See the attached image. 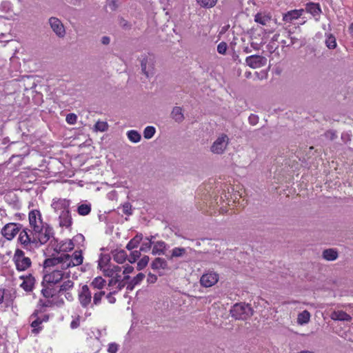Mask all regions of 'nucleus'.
<instances>
[{
	"mask_svg": "<svg viewBox=\"0 0 353 353\" xmlns=\"http://www.w3.org/2000/svg\"><path fill=\"white\" fill-rule=\"evenodd\" d=\"M83 257L81 251H75L72 254H61L60 255L48 259L44 262L46 268L54 267V270L43 277L48 285H55L64 279H68L70 272L68 269L82 264Z\"/></svg>",
	"mask_w": 353,
	"mask_h": 353,
	"instance_id": "nucleus-1",
	"label": "nucleus"
},
{
	"mask_svg": "<svg viewBox=\"0 0 353 353\" xmlns=\"http://www.w3.org/2000/svg\"><path fill=\"white\" fill-rule=\"evenodd\" d=\"M54 212L58 215V221L60 227L69 228L72 219L69 211L70 201L65 199H54L51 203Z\"/></svg>",
	"mask_w": 353,
	"mask_h": 353,
	"instance_id": "nucleus-2",
	"label": "nucleus"
},
{
	"mask_svg": "<svg viewBox=\"0 0 353 353\" xmlns=\"http://www.w3.org/2000/svg\"><path fill=\"white\" fill-rule=\"evenodd\" d=\"M105 285L106 281L101 276L95 277L88 285L93 292V305H98L101 303V299L105 294L103 290Z\"/></svg>",
	"mask_w": 353,
	"mask_h": 353,
	"instance_id": "nucleus-3",
	"label": "nucleus"
},
{
	"mask_svg": "<svg viewBox=\"0 0 353 353\" xmlns=\"http://www.w3.org/2000/svg\"><path fill=\"white\" fill-rule=\"evenodd\" d=\"M232 317L239 320H246L253 314L252 308L245 303H236L230 310Z\"/></svg>",
	"mask_w": 353,
	"mask_h": 353,
	"instance_id": "nucleus-4",
	"label": "nucleus"
},
{
	"mask_svg": "<svg viewBox=\"0 0 353 353\" xmlns=\"http://www.w3.org/2000/svg\"><path fill=\"white\" fill-rule=\"evenodd\" d=\"M140 62L142 74L148 79L153 77L155 74L156 59L154 56L151 54L142 56Z\"/></svg>",
	"mask_w": 353,
	"mask_h": 353,
	"instance_id": "nucleus-5",
	"label": "nucleus"
},
{
	"mask_svg": "<svg viewBox=\"0 0 353 353\" xmlns=\"http://www.w3.org/2000/svg\"><path fill=\"white\" fill-rule=\"evenodd\" d=\"M31 234L33 235L32 241H34L35 243L44 244L52 237V230L47 224H44L39 229L31 230Z\"/></svg>",
	"mask_w": 353,
	"mask_h": 353,
	"instance_id": "nucleus-6",
	"label": "nucleus"
},
{
	"mask_svg": "<svg viewBox=\"0 0 353 353\" xmlns=\"http://www.w3.org/2000/svg\"><path fill=\"white\" fill-rule=\"evenodd\" d=\"M13 261L16 265V268L19 271H25L31 265V260L25 255V253L17 249L14 254Z\"/></svg>",
	"mask_w": 353,
	"mask_h": 353,
	"instance_id": "nucleus-7",
	"label": "nucleus"
},
{
	"mask_svg": "<svg viewBox=\"0 0 353 353\" xmlns=\"http://www.w3.org/2000/svg\"><path fill=\"white\" fill-rule=\"evenodd\" d=\"M92 295H93V292L88 288V285H83L80 288L78 293V300L83 307L86 308L89 305L92 307L94 305L93 302L92 303Z\"/></svg>",
	"mask_w": 353,
	"mask_h": 353,
	"instance_id": "nucleus-8",
	"label": "nucleus"
},
{
	"mask_svg": "<svg viewBox=\"0 0 353 353\" xmlns=\"http://www.w3.org/2000/svg\"><path fill=\"white\" fill-rule=\"evenodd\" d=\"M48 24L52 30L59 38H63L66 34V30L62 21L55 17H51L48 19Z\"/></svg>",
	"mask_w": 353,
	"mask_h": 353,
	"instance_id": "nucleus-9",
	"label": "nucleus"
},
{
	"mask_svg": "<svg viewBox=\"0 0 353 353\" xmlns=\"http://www.w3.org/2000/svg\"><path fill=\"white\" fill-rule=\"evenodd\" d=\"M228 143H229L228 137L225 134H222L214 142V143L211 148V151L213 153H215L217 154H222L224 152L225 149L226 148Z\"/></svg>",
	"mask_w": 353,
	"mask_h": 353,
	"instance_id": "nucleus-10",
	"label": "nucleus"
},
{
	"mask_svg": "<svg viewBox=\"0 0 353 353\" xmlns=\"http://www.w3.org/2000/svg\"><path fill=\"white\" fill-rule=\"evenodd\" d=\"M129 279V276L126 275L122 278V276H117L110 279L108 286L111 293H117L121 290L125 285V280Z\"/></svg>",
	"mask_w": 353,
	"mask_h": 353,
	"instance_id": "nucleus-11",
	"label": "nucleus"
},
{
	"mask_svg": "<svg viewBox=\"0 0 353 353\" xmlns=\"http://www.w3.org/2000/svg\"><path fill=\"white\" fill-rule=\"evenodd\" d=\"M219 279V276L216 272L209 271L201 276L200 283L205 288L212 287L218 282Z\"/></svg>",
	"mask_w": 353,
	"mask_h": 353,
	"instance_id": "nucleus-12",
	"label": "nucleus"
},
{
	"mask_svg": "<svg viewBox=\"0 0 353 353\" xmlns=\"http://www.w3.org/2000/svg\"><path fill=\"white\" fill-rule=\"evenodd\" d=\"M20 225L16 223H7L1 230V234L8 240H12L19 232Z\"/></svg>",
	"mask_w": 353,
	"mask_h": 353,
	"instance_id": "nucleus-13",
	"label": "nucleus"
},
{
	"mask_svg": "<svg viewBox=\"0 0 353 353\" xmlns=\"http://www.w3.org/2000/svg\"><path fill=\"white\" fill-rule=\"evenodd\" d=\"M246 64L252 68H259L265 66L267 59L261 55H251L245 59Z\"/></svg>",
	"mask_w": 353,
	"mask_h": 353,
	"instance_id": "nucleus-14",
	"label": "nucleus"
},
{
	"mask_svg": "<svg viewBox=\"0 0 353 353\" xmlns=\"http://www.w3.org/2000/svg\"><path fill=\"white\" fill-rule=\"evenodd\" d=\"M29 223L30 230L39 229V227H42L45 223L43 222L41 219V212L39 210H34L29 213Z\"/></svg>",
	"mask_w": 353,
	"mask_h": 353,
	"instance_id": "nucleus-15",
	"label": "nucleus"
},
{
	"mask_svg": "<svg viewBox=\"0 0 353 353\" xmlns=\"http://www.w3.org/2000/svg\"><path fill=\"white\" fill-rule=\"evenodd\" d=\"M33 235L31 234V230H30L28 232L26 230H23L21 231L19 236V241L22 244L25 248L28 247L30 244H34L35 242L32 241Z\"/></svg>",
	"mask_w": 353,
	"mask_h": 353,
	"instance_id": "nucleus-16",
	"label": "nucleus"
},
{
	"mask_svg": "<svg viewBox=\"0 0 353 353\" xmlns=\"http://www.w3.org/2000/svg\"><path fill=\"white\" fill-rule=\"evenodd\" d=\"M186 248L182 247H175L169 252V254L167 255V258L169 260H173L174 259L183 258L186 256Z\"/></svg>",
	"mask_w": 353,
	"mask_h": 353,
	"instance_id": "nucleus-17",
	"label": "nucleus"
},
{
	"mask_svg": "<svg viewBox=\"0 0 353 353\" xmlns=\"http://www.w3.org/2000/svg\"><path fill=\"white\" fill-rule=\"evenodd\" d=\"M151 268L155 271L169 270L168 263L163 258L157 257L151 263Z\"/></svg>",
	"mask_w": 353,
	"mask_h": 353,
	"instance_id": "nucleus-18",
	"label": "nucleus"
},
{
	"mask_svg": "<svg viewBox=\"0 0 353 353\" xmlns=\"http://www.w3.org/2000/svg\"><path fill=\"white\" fill-rule=\"evenodd\" d=\"M74 247L73 242L70 239H67L58 243L54 248V250L57 252H66L72 250Z\"/></svg>",
	"mask_w": 353,
	"mask_h": 353,
	"instance_id": "nucleus-19",
	"label": "nucleus"
},
{
	"mask_svg": "<svg viewBox=\"0 0 353 353\" xmlns=\"http://www.w3.org/2000/svg\"><path fill=\"white\" fill-rule=\"evenodd\" d=\"M102 272L105 276L110 278L121 276L120 274L121 268L113 264H110L109 266H107Z\"/></svg>",
	"mask_w": 353,
	"mask_h": 353,
	"instance_id": "nucleus-20",
	"label": "nucleus"
},
{
	"mask_svg": "<svg viewBox=\"0 0 353 353\" xmlns=\"http://www.w3.org/2000/svg\"><path fill=\"white\" fill-rule=\"evenodd\" d=\"M152 254L154 255H164L167 249L166 243L163 241H159L155 243L153 242Z\"/></svg>",
	"mask_w": 353,
	"mask_h": 353,
	"instance_id": "nucleus-21",
	"label": "nucleus"
},
{
	"mask_svg": "<svg viewBox=\"0 0 353 353\" xmlns=\"http://www.w3.org/2000/svg\"><path fill=\"white\" fill-rule=\"evenodd\" d=\"M305 10L314 17H319L322 12L319 4L314 2L307 3Z\"/></svg>",
	"mask_w": 353,
	"mask_h": 353,
	"instance_id": "nucleus-22",
	"label": "nucleus"
},
{
	"mask_svg": "<svg viewBox=\"0 0 353 353\" xmlns=\"http://www.w3.org/2000/svg\"><path fill=\"white\" fill-rule=\"evenodd\" d=\"M330 317L334 321H350L352 319L349 314L341 310L334 311L331 314Z\"/></svg>",
	"mask_w": 353,
	"mask_h": 353,
	"instance_id": "nucleus-23",
	"label": "nucleus"
},
{
	"mask_svg": "<svg viewBox=\"0 0 353 353\" xmlns=\"http://www.w3.org/2000/svg\"><path fill=\"white\" fill-rule=\"evenodd\" d=\"M303 12V10H293L288 11L283 16V20L288 22H291L294 19L299 18Z\"/></svg>",
	"mask_w": 353,
	"mask_h": 353,
	"instance_id": "nucleus-24",
	"label": "nucleus"
},
{
	"mask_svg": "<svg viewBox=\"0 0 353 353\" xmlns=\"http://www.w3.org/2000/svg\"><path fill=\"white\" fill-rule=\"evenodd\" d=\"M310 313L307 310H303L298 314L296 322L299 325H304L310 322Z\"/></svg>",
	"mask_w": 353,
	"mask_h": 353,
	"instance_id": "nucleus-25",
	"label": "nucleus"
},
{
	"mask_svg": "<svg viewBox=\"0 0 353 353\" xmlns=\"http://www.w3.org/2000/svg\"><path fill=\"white\" fill-rule=\"evenodd\" d=\"M21 278L23 279V283L21 284V288L26 291L32 290L34 283V278L32 275H28L26 277L21 276Z\"/></svg>",
	"mask_w": 353,
	"mask_h": 353,
	"instance_id": "nucleus-26",
	"label": "nucleus"
},
{
	"mask_svg": "<svg viewBox=\"0 0 353 353\" xmlns=\"http://www.w3.org/2000/svg\"><path fill=\"white\" fill-rule=\"evenodd\" d=\"M171 117L176 122L181 123L184 120L182 108L179 106L174 107L171 112Z\"/></svg>",
	"mask_w": 353,
	"mask_h": 353,
	"instance_id": "nucleus-27",
	"label": "nucleus"
},
{
	"mask_svg": "<svg viewBox=\"0 0 353 353\" xmlns=\"http://www.w3.org/2000/svg\"><path fill=\"white\" fill-rule=\"evenodd\" d=\"M0 11L5 14L13 13L14 15L17 16V13H14L13 12L12 4L9 0H3L0 3Z\"/></svg>",
	"mask_w": 353,
	"mask_h": 353,
	"instance_id": "nucleus-28",
	"label": "nucleus"
},
{
	"mask_svg": "<svg viewBox=\"0 0 353 353\" xmlns=\"http://www.w3.org/2000/svg\"><path fill=\"white\" fill-rule=\"evenodd\" d=\"M271 19V16L269 14H265L262 13H257L254 16V21L259 23L263 26L267 24Z\"/></svg>",
	"mask_w": 353,
	"mask_h": 353,
	"instance_id": "nucleus-29",
	"label": "nucleus"
},
{
	"mask_svg": "<svg viewBox=\"0 0 353 353\" xmlns=\"http://www.w3.org/2000/svg\"><path fill=\"white\" fill-rule=\"evenodd\" d=\"M127 254L124 250L115 251L113 253V259L118 263H123L125 261Z\"/></svg>",
	"mask_w": 353,
	"mask_h": 353,
	"instance_id": "nucleus-30",
	"label": "nucleus"
},
{
	"mask_svg": "<svg viewBox=\"0 0 353 353\" xmlns=\"http://www.w3.org/2000/svg\"><path fill=\"white\" fill-rule=\"evenodd\" d=\"M323 257L327 261H334L337 259L338 253L334 249H327L323 251Z\"/></svg>",
	"mask_w": 353,
	"mask_h": 353,
	"instance_id": "nucleus-31",
	"label": "nucleus"
},
{
	"mask_svg": "<svg viewBox=\"0 0 353 353\" xmlns=\"http://www.w3.org/2000/svg\"><path fill=\"white\" fill-rule=\"evenodd\" d=\"M142 240V235L141 234H137L136 235L133 239H132L126 245V248L128 250H132L134 248H137L139 244Z\"/></svg>",
	"mask_w": 353,
	"mask_h": 353,
	"instance_id": "nucleus-32",
	"label": "nucleus"
},
{
	"mask_svg": "<svg viewBox=\"0 0 353 353\" xmlns=\"http://www.w3.org/2000/svg\"><path fill=\"white\" fill-rule=\"evenodd\" d=\"M110 258L108 255L104 254L101 256L98 267L101 271H103L107 266H109L111 263H110Z\"/></svg>",
	"mask_w": 353,
	"mask_h": 353,
	"instance_id": "nucleus-33",
	"label": "nucleus"
},
{
	"mask_svg": "<svg viewBox=\"0 0 353 353\" xmlns=\"http://www.w3.org/2000/svg\"><path fill=\"white\" fill-rule=\"evenodd\" d=\"M218 0H196L197 4L201 8L209 9L215 6Z\"/></svg>",
	"mask_w": 353,
	"mask_h": 353,
	"instance_id": "nucleus-34",
	"label": "nucleus"
},
{
	"mask_svg": "<svg viewBox=\"0 0 353 353\" xmlns=\"http://www.w3.org/2000/svg\"><path fill=\"white\" fill-rule=\"evenodd\" d=\"M91 211V205L88 203L80 204L77 208V212L81 216L88 215Z\"/></svg>",
	"mask_w": 353,
	"mask_h": 353,
	"instance_id": "nucleus-35",
	"label": "nucleus"
},
{
	"mask_svg": "<svg viewBox=\"0 0 353 353\" xmlns=\"http://www.w3.org/2000/svg\"><path fill=\"white\" fill-rule=\"evenodd\" d=\"M128 138L133 143H137L141 140V136L137 130H130L127 132Z\"/></svg>",
	"mask_w": 353,
	"mask_h": 353,
	"instance_id": "nucleus-36",
	"label": "nucleus"
},
{
	"mask_svg": "<svg viewBox=\"0 0 353 353\" xmlns=\"http://www.w3.org/2000/svg\"><path fill=\"white\" fill-rule=\"evenodd\" d=\"M74 286V283L72 281L68 279L63 281L61 285L59 286V289L57 291L58 292H66L68 290H71Z\"/></svg>",
	"mask_w": 353,
	"mask_h": 353,
	"instance_id": "nucleus-37",
	"label": "nucleus"
},
{
	"mask_svg": "<svg viewBox=\"0 0 353 353\" xmlns=\"http://www.w3.org/2000/svg\"><path fill=\"white\" fill-rule=\"evenodd\" d=\"M145 278V274L143 273H139L132 281L131 283L127 286V289L132 290L133 286L139 284Z\"/></svg>",
	"mask_w": 353,
	"mask_h": 353,
	"instance_id": "nucleus-38",
	"label": "nucleus"
},
{
	"mask_svg": "<svg viewBox=\"0 0 353 353\" xmlns=\"http://www.w3.org/2000/svg\"><path fill=\"white\" fill-rule=\"evenodd\" d=\"M154 239L153 236H151L150 237H147L145 239L147 240L146 242H143L140 248V251L143 252H148L150 250L153 241L152 239Z\"/></svg>",
	"mask_w": 353,
	"mask_h": 353,
	"instance_id": "nucleus-39",
	"label": "nucleus"
},
{
	"mask_svg": "<svg viewBox=\"0 0 353 353\" xmlns=\"http://www.w3.org/2000/svg\"><path fill=\"white\" fill-rule=\"evenodd\" d=\"M325 45L329 49H334L336 47V39L332 34L327 36Z\"/></svg>",
	"mask_w": 353,
	"mask_h": 353,
	"instance_id": "nucleus-40",
	"label": "nucleus"
},
{
	"mask_svg": "<svg viewBox=\"0 0 353 353\" xmlns=\"http://www.w3.org/2000/svg\"><path fill=\"white\" fill-rule=\"evenodd\" d=\"M51 286L52 285H48V286L41 291L43 295L46 298L52 297L57 292L56 290L52 289Z\"/></svg>",
	"mask_w": 353,
	"mask_h": 353,
	"instance_id": "nucleus-41",
	"label": "nucleus"
},
{
	"mask_svg": "<svg viewBox=\"0 0 353 353\" xmlns=\"http://www.w3.org/2000/svg\"><path fill=\"white\" fill-rule=\"evenodd\" d=\"M156 130L153 126H148L143 131V137L146 139H151L155 134Z\"/></svg>",
	"mask_w": 353,
	"mask_h": 353,
	"instance_id": "nucleus-42",
	"label": "nucleus"
},
{
	"mask_svg": "<svg viewBox=\"0 0 353 353\" xmlns=\"http://www.w3.org/2000/svg\"><path fill=\"white\" fill-rule=\"evenodd\" d=\"M150 261V258L148 256H143L137 263V269L139 270H143L145 268L147 265L148 264V262Z\"/></svg>",
	"mask_w": 353,
	"mask_h": 353,
	"instance_id": "nucleus-43",
	"label": "nucleus"
},
{
	"mask_svg": "<svg viewBox=\"0 0 353 353\" xmlns=\"http://www.w3.org/2000/svg\"><path fill=\"white\" fill-rule=\"evenodd\" d=\"M108 125L105 121H97L94 125L96 131L105 132L108 130Z\"/></svg>",
	"mask_w": 353,
	"mask_h": 353,
	"instance_id": "nucleus-44",
	"label": "nucleus"
},
{
	"mask_svg": "<svg viewBox=\"0 0 353 353\" xmlns=\"http://www.w3.org/2000/svg\"><path fill=\"white\" fill-rule=\"evenodd\" d=\"M323 136L327 140L334 141L337 138V133L336 130H329L324 133Z\"/></svg>",
	"mask_w": 353,
	"mask_h": 353,
	"instance_id": "nucleus-45",
	"label": "nucleus"
},
{
	"mask_svg": "<svg viewBox=\"0 0 353 353\" xmlns=\"http://www.w3.org/2000/svg\"><path fill=\"white\" fill-rule=\"evenodd\" d=\"M227 190H228V192H226V190L225 189L223 190V192L221 195V199L223 200V203L225 202L227 205H230V196H231V195H230L228 187H227Z\"/></svg>",
	"mask_w": 353,
	"mask_h": 353,
	"instance_id": "nucleus-46",
	"label": "nucleus"
},
{
	"mask_svg": "<svg viewBox=\"0 0 353 353\" xmlns=\"http://www.w3.org/2000/svg\"><path fill=\"white\" fill-rule=\"evenodd\" d=\"M141 256L140 250H134L129 256L128 261L130 263H134Z\"/></svg>",
	"mask_w": 353,
	"mask_h": 353,
	"instance_id": "nucleus-47",
	"label": "nucleus"
},
{
	"mask_svg": "<svg viewBox=\"0 0 353 353\" xmlns=\"http://www.w3.org/2000/svg\"><path fill=\"white\" fill-rule=\"evenodd\" d=\"M228 49V45L225 42H221L217 46V52L221 54H225Z\"/></svg>",
	"mask_w": 353,
	"mask_h": 353,
	"instance_id": "nucleus-48",
	"label": "nucleus"
},
{
	"mask_svg": "<svg viewBox=\"0 0 353 353\" xmlns=\"http://www.w3.org/2000/svg\"><path fill=\"white\" fill-rule=\"evenodd\" d=\"M122 212L126 215H131L132 213V205L129 203H125L121 207Z\"/></svg>",
	"mask_w": 353,
	"mask_h": 353,
	"instance_id": "nucleus-49",
	"label": "nucleus"
},
{
	"mask_svg": "<svg viewBox=\"0 0 353 353\" xmlns=\"http://www.w3.org/2000/svg\"><path fill=\"white\" fill-rule=\"evenodd\" d=\"M65 120L68 123L73 125L77 122V117L74 113H70L67 114Z\"/></svg>",
	"mask_w": 353,
	"mask_h": 353,
	"instance_id": "nucleus-50",
	"label": "nucleus"
},
{
	"mask_svg": "<svg viewBox=\"0 0 353 353\" xmlns=\"http://www.w3.org/2000/svg\"><path fill=\"white\" fill-rule=\"evenodd\" d=\"M119 26L125 30H129L131 28V25L128 23L127 20H125L123 17L119 18Z\"/></svg>",
	"mask_w": 353,
	"mask_h": 353,
	"instance_id": "nucleus-51",
	"label": "nucleus"
},
{
	"mask_svg": "<svg viewBox=\"0 0 353 353\" xmlns=\"http://www.w3.org/2000/svg\"><path fill=\"white\" fill-rule=\"evenodd\" d=\"M259 118L257 115L251 114L248 117L249 123L252 125H255L259 123Z\"/></svg>",
	"mask_w": 353,
	"mask_h": 353,
	"instance_id": "nucleus-52",
	"label": "nucleus"
},
{
	"mask_svg": "<svg viewBox=\"0 0 353 353\" xmlns=\"http://www.w3.org/2000/svg\"><path fill=\"white\" fill-rule=\"evenodd\" d=\"M352 134L350 132H344L341 134V139L345 143H347L351 141Z\"/></svg>",
	"mask_w": 353,
	"mask_h": 353,
	"instance_id": "nucleus-53",
	"label": "nucleus"
},
{
	"mask_svg": "<svg viewBox=\"0 0 353 353\" xmlns=\"http://www.w3.org/2000/svg\"><path fill=\"white\" fill-rule=\"evenodd\" d=\"M41 323V321L39 319H35L32 321L31 323V326L33 327L32 331L35 333H37L39 332V330L37 328L40 324Z\"/></svg>",
	"mask_w": 353,
	"mask_h": 353,
	"instance_id": "nucleus-54",
	"label": "nucleus"
},
{
	"mask_svg": "<svg viewBox=\"0 0 353 353\" xmlns=\"http://www.w3.org/2000/svg\"><path fill=\"white\" fill-rule=\"evenodd\" d=\"M118 350V345L116 343H110L108 345V352L109 353H116Z\"/></svg>",
	"mask_w": 353,
	"mask_h": 353,
	"instance_id": "nucleus-55",
	"label": "nucleus"
},
{
	"mask_svg": "<svg viewBox=\"0 0 353 353\" xmlns=\"http://www.w3.org/2000/svg\"><path fill=\"white\" fill-rule=\"evenodd\" d=\"M288 37L290 39V43H288L287 45V46H292V45L296 43V42L299 41V39L296 37L292 36L290 31H288Z\"/></svg>",
	"mask_w": 353,
	"mask_h": 353,
	"instance_id": "nucleus-56",
	"label": "nucleus"
},
{
	"mask_svg": "<svg viewBox=\"0 0 353 353\" xmlns=\"http://www.w3.org/2000/svg\"><path fill=\"white\" fill-rule=\"evenodd\" d=\"M157 281V276L155 274L149 273L148 274L147 281L149 283H154Z\"/></svg>",
	"mask_w": 353,
	"mask_h": 353,
	"instance_id": "nucleus-57",
	"label": "nucleus"
},
{
	"mask_svg": "<svg viewBox=\"0 0 353 353\" xmlns=\"http://www.w3.org/2000/svg\"><path fill=\"white\" fill-rule=\"evenodd\" d=\"M80 325V319L79 317L75 318L73 319L70 323V327L72 329L77 328Z\"/></svg>",
	"mask_w": 353,
	"mask_h": 353,
	"instance_id": "nucleus-58",
	"label": "nucleus"
},
{
	"mask_svg": "<svg viewBox=\"0 0 353 353\" xmlns=\"http://www.w3.org/2000/svg\"><path fill=\"white\" fill-rule=\"evenodd\" d=\"M115 293H111V290H110L109 293L107 294L106 298L110 303H114L116 301V299L112 296Z\"/></svg>",
	"mask_w": 353,
	"mask_h": 353,
	"instance_id": "nucleus-59",
	"label": "nucleus"
},
{
	"mask_svg": "<svg viewBox=\"0 0 353 353\" xmlns=\"http://www.w3.org/2000/svg\"><path fill=\"white\" fill-rule=\"evenodd\" d=\"M134 268L130 265H127L125 269L123 271V274H128L130 273H132Z\"/></svg>",
	"mask_w": 353,
	"mask_h": 353,
	"instance_id": "nucleus-60",
	"label": "nucleus"
},
{
	"mask_svg": "<svg viewBox=\"0 0 353 353\" xmlns=\"http://www.w3.org/2000/svg\"><path fill=\"white\" fill-rule=\"evenodd\" d=\"M109 7L111 8L112 10H115L117 8V1L115 0H112L109 3Z\"/></svg>",
	"mask_w": 353,
	"mask_h": 353,
	"instance_id": "nucleus-61",
	"label": "nucleus"
},
{
	"mask_svg": "<svg viewBox=\"0 0 353 353\" xmlns=\"http://www.w3.org/2000/svg\"><path fill=\"white\" fill-rule=\"evenodd\" d=\"M110 42V39L109 37L104 36L101 38V43L103 45H108Z\"/></svg>",
	"mask_w": 353,
	"mask_h": 353,
	"instance_id": "nucleus-62",
	"label": "nucleus"
},
{
	"mask_svg": "<svg viewBox=\"0 0 353 353\" xmlns=\"http://www.w3.org/2000/svg\"><path fill=\"white\" fill-rule=\"evenodd\" d=\"M5 290L3 289H0V304L3 302L4 299Z\"/></svg>",
	"mask_w": 353,
	"mask_h": 353,
	"instance_id": "nucleus-63",
	"label": "nucleus"
},
{
	"mask_svg": "<svg viewBox=\"0 0 353 353\" xmlns=\"http://www.w3.org/2000/svg\"><path fill=\"white\" fill-rule=\"evenodd\" d=\"M279 34H275L272 38V41H277L279 40Z\"/></svg>",
	"mask_w": 353,
	"mask_h": 353,
	"instance_id": "nucleus-64",
	"label": "nucleus"
}]
</instances>
